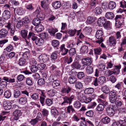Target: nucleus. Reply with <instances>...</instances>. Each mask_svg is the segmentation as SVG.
Masks as SVG:
<instances>
[{"label": "nucleus", "mask_w": 126, "mask_h": 126, "mask_svg": "<svg viewBox=\"0 0 126 126\" xmlns=\"http://www.w3.org/2000/svg\"><path fill=\"white\" fill-rule=\"evenodd\" d=\"M110 45L111 46L115 45L117 43V41L114 36H111L109 38Z\"/></svg>", "instance_id": "9"}, {"label": "nucleus", "mask_w": 126, "mask_h": 126, "mask_svg": "<svg viewBox=\"0 0 126 126\" xmlns=\"http://www.w3.org/2000/svg\"><path fill=\"white\" fill-rule=\"evenodd\" d=\"M110 118L108 117H106L103 118L102 119V122L105 124H108L110 123Z\"/></svg>", "instance_id": "35"}, {"label": "nucleus", "mask_w": 126, "mask_h": 126, "mask_svg": "<svg viewBox=\"0 0 126 126\" xmlns=\"http://www.w3.org/2000/svg\"><path fill=\"white\" fill-rule=\"evenodd\" d=\"M112 126H126L125 123H122V121L120 120L119 122H115L112 124Z\"/></svg>", "instance_id": "17"}, {"label": "nucleus", "mask_w": 126, "mask_h": 126, "mask_svg": "<svg viewBox=\"0 0 126 126\" xmlns=\"http://www.w3.org/2000/svg\"><path fill=\"white\" fill-rule=\"evenodd\" d=\"M103 34V33L102 31L101 30H98L96 32L95 36L98 40L96 41L95 42L96 43L100 44L103 41V40L102 37Z\"/></svg>", "instance_id": "1"}, {"label": "nucleus", "mask_w": 126, "mask_h": 126, "mask_svg": "<svg viewBox=\"0 0 126 126\" xmlns=\"http://www.w3.org/2000/svg\"><path fill=\"white\" fill-rule=\"evenodd\" d=\"M60 85V83L59 81L58 80H56L53 82L52 86L55 89H57Z\"/></svg>", "instance_id": "44"}, {"label": "nucleus", "mask_w": 126, "mask_h": 126, "mask_svg": "<svg viewBox=\"0 0 126 126\" xmlns=\"http://www.w3.org/2000/svg\"><path fill=\"white\" fill-rule=\"evenodd\" d=\"M83 64L86 65H89L91 64L92 61L90 57H86L83 58L82 60Z\"/></svg>", "instance_id": "10"}, {"label": "nucleus", "mask_w": 126, "mask_h": 126, "mask_svg": "<svg viewBox=\"0 0 126 126\" xmlns=\"http://www.w3.org/2000/svg\"><path fill=\"white\" fill-rule=\"evenodd\" d=\"M76 81L77 78L74 76H71L68 79V82L70 84H74Z\"/></svg>", "instance_id": "30"}, {"label": "nucleus", "mask_w": 126, "mask_h": 126, "mask_svg": "<svg viewBox=\"0 0 126 126\" xmlns=\"http://www.w3.org/2000/svg\"><path fill=\"white\" fill-rule=\"evenodd\" d=\"M8 31L5 29H2L0 31V37H5L7 35Z\"/></svg>", "instance_id": "20"}, {"label": "nucleus", "mask_w": 126, "mask_h": 126, "mask_svg": "<svg viewBox=\"0 0 126 126\" xmlns=\"http://www.w3.org/2000/svg\"><path fill=\"white\" fill-rule=\"evenodd\" d=\"M57 79L56 76L52 75L49 77L48 79L50 82H54V81L57 80Z\"/></svg>", "instance_id": "53"}, {"label": "nucleus", "mask_w": 126, "mask_h": 126, "mask_svg": "<svg viewBox=\"0 0 126 126\" xmlns=\"http://www.w3.org/2000/svg\"><path fill=\"white\" fill-rule=\"evenodd\" d=\"M88 47L85 45L83 46L81 48L80 51L81 53L82 54H83L87 53L88 51Z\"/></svg>", "instance_id": "19"}, {"label": "nucleus", "mask_w": 126, "mask_h": 126, "mask_svg": "<svg viewBox=\"0 0 126 126\" xmlns=\"http://www.w3.org/2000/svg\"><path fill=\"white\" fill-rule=\"evenodd\" d=\"M16 12L18 15H21L24 13V11L22 7H18L16 8Z\"/></svg>", "instance_id": "23"}, {"label": "nucleus", "mask_w": 126, "mask_h": 126, "mask_svg": "<svg viewBox=\"0 0 126 126\" xmlns=\"http://www.w3.org/2000/svg\"><path fill=\"white\" fill-rule=\"evenodd\" d=\"M95 20V17L93 16H89L88 17L87 21L88 23L91 24L94 22Z\"/></svg>", "instance_id": "39"}, {"label": "nucleus", "mask_w": 126, "mask_h": 126, "mask_svg": "<svg viewBox=\"0 0 126 126\" xmlns=\"http://www.w3.org/2000/svg\"><path fill=\"white\" fill-rule=\"evenodd\" d=\"M48 34L45 32L42 33L40 34V37L41 38L46 39L47 40V38Z\"/></svg>", "instance_id": "61"}, {"label": "nucleus", "mask_w": 126, "mask_h": 126, "mask_svg": "<svg viewBox=\"0 0 126 126\" xmlns=\"http://www.w3.org/2000/svg\"><path fill=\"white\" fill-rule=\"evenodd\" d=\"M101 90L104 93L107 94L109 93L110 90L106 86H103L101 89Z\"/></svg>", "instance_id": "38"}, {"label": "nucleus", "mask_w": 126, "mask_h": 126, "mask_svg": "<svg viewBox=\"0 0 126 126\" xmlns=\"http://www.w3.org/2000/svg\"><path fill=\"white\" fill-rule=\"evenodd\" d=\"M104 107L102 104H99L97 107V110L99 111H102L104 110Z\"/></svg>", "instance_id": "55"}, {"label": "nucleus", "mask_w": 126, "mask_h": 126, "mask_svg": "<svg viewBox=\"0 0 126 126\" xmlns=\"http://www.w3.org/2000/svg\"><path fill=\"white\" fill-rule=\"evenodd\" d=\"M11 92L9 91H6L4 93V95L7 98H10L11 96Z\"/></svg>", "instance_id": "57"}, {"label": "nucleus", "mask_w": 126, "mask_h": 126, "mask_svg": "<svg viewBox=\"0 0 126 126\" xmlns=\"http://www.w3.org/2000/svg\"><path fill=\"white\" fill-rule=\"evenodd\" d=\"M60 50L62 51L61 54L63 55H66L67 53L68 50L65 47V45L63 44L60 47Z\"/></svg>", "instance_id": "13"}, {"label": "nucleus", "mask_w": 126, "mask_h": 126, "mask_svg": "<svg viewBox=\"0 0 126 126\" xmlns=\"http://www.w3.org/2000/svg\"><path fill=\"white\" fill-rule=\"evenodd\" d=\"M42 7L45 11L47 10L49 8L48 5L45 1H42L41 2Z\"/></svg>", "instance_id": "16"}, {"label": "nucleus", "mask_w": 126, "mask_h": 126, "mask_svg": "<svg viewBox=\"0 0 126 126\" xmlns=\"http://www.w3.org/2000/svg\"><path fill=\"white\" fill-rule=\"evenodd\" d=\"M37 37L36 36V35L33 32H30L29 33L27 39L30 40H32L33 41H34L37 39Z\"/></svg>", "instance_id": "8"}, {"label": "nucleus", "mask_w": 126, "mask_h": 126, "mask_svg": "<svg viewBox=\"0 0 126 126\" xmlns=\"http://www.w3.org/2000/svg\"><path fill=\"white\" fill-rule=\"evenodd\" d=\"M52 5L55 9H58L61 7V3L59 1H55L53 3Z\"/></svg>", "instance_id": "15"}, {"label": "nucleus", "mask_w": 126, "mask_h": 126, "mask_svg": "<svg viewBox=\"0 0 126 126\" xmlns=\"http://www.w3.org/2000/svg\"><path fill=\"white\" fill-rule=\"evenodd\" d=\"M59 44V42L57 40H53L52 43V45L54 47H57Z\"/></svg>", "instance_id": "63"}, {"label": "nucleus", "mask_w": 126, "mask_h": 126, "mask_svg": "<svg viewBox=\"0 0 126 126\" xmlns=\"http://www.w3.org/2000/svg\"><path fill=\"white\" fill-rule=\"evenodd\" d=\"M51 113L54 117L57 116L58 115V110L55 108H53L51 110Z\"/></svg>", "instance_id": "52"}, {"label": "nucleus", "mask_w": 126, "mask_h": 126, "mask_svg": "<svg viewBox=\"0 0 126 126\" xmlns=\"http://www.w3.org/2000/svg\"><path fill=\"white\" fill-rule=\"evenodd\" d=\"M105 16L108 19H112L114 18V15L112 12H109L106 13Z\"/></svg>", "instance_id": "18"}, {"label": "nucleus", "mask_w": 126, "mask_h": 126, "mask_svg": "<svg viewBox=\"0 0 126 126\" xmlns=\"http://www.w3.org/2000/svg\"><path fill=\"white\" fill-rule=\"evenodd\" d=\"M75 96L74 95H72L70 97H68L65 96L63 97L64 100L63 102L61 103V105H64L65 104H69L71 103L73 100L75 98Z\"/></svg>", "instance_id": "2"}, {"label": "nucleus", "mask_w": 126, "mask_h": 126, "mask_svg": "<svg viewBox=\"0 0 126 126\" xmlns=\"http://www.w3.org/2000/svg\"><path fill=\"white\" fill-rule=\"evenodd\" d=\"M97 0H90V4L92 6H95L97 4Z\"/></svg>", "instance_id": "58"}, {"label": "nucleus", "mask_w": 126, "mask_h": 126, "mask_svg": "<svg viewBox=\"0 0 126 126\" xmlns=\"http://www.w3.org/2000/svg\"><path fill=\"white\" fill-rule=\"evenodd\" d=\"M41 20L38 18L34 19L32 21V24L34 26H37L39 25Z\"/></svg>", "instance_id": "31"}, {"label": "nucleus", "mask_w": 126, "mask_h": 126, "mask_svg": "<svg viewBox=\"0 0 126 126\" xmlns=\"http://www.w3.org/2000/svg\"><path fill=\"white\" fill-rule=\"evenodd\" d=\"M95 13L97 14H100L102 12V10L101 7H96L94 10Z\"/></svg>", "instance_id": "40"}, {"label": "nucleus", "mask_w": 126, "mask_h": 126, "mask_svg": "<svg viewBox=\"0 0 126 126\" xmlns=\"http://www.w3.org/2000/svg\"><path fill=\"white\" fill-rule=\"evenodd\" d=\"M31 97L32 99L34 100H38L39 98V94L38 93H34L31 95Z\"/></svg>", "instance_id": "50"}, {"label": "nucleus", "mask_w": 126, "mask_h": 126, "mask_svg": "<svg viewBox=\"0 0 126 126\" xmlns=\"http://www.w3.org/2000/svg\"><path fill=\"white\" fill-rule=\"evenodd\" d=\"M72 88L71 87L68 85H66L62 88L61 92L63 93L68 94L70 92Z\"/></svg>", "instance_id": "11"}, {"label": "nucleus", "mask_w": 126, "mask_h": 126, "mask_svg": "<svg viewBox=\"0 0 126 126\" xmlns=\"http://www.w3.org/2000/svg\"><path fill=\"white\" fill-rule=\"evenodd\" d=\"M2 80H5L6 82H7L11 83H13L15 82L14 79H11L6 77H3L2 79Z\"/></svg>", "instance_id": "27"}, {"label": "nucleus", "mask_w": 126, "mask_h": 126, "mask_svg": "<svg viewBox=\"0 0 126 126\" xmlns=\"http://www.w3.org/2000/svg\"><path fill=\"white\" fill-rule=\"evenodd\" d=\"M41 59L44 63H46L49 60V56L47 54L41 55Z\"/></svg>", "instance_id": "26"}, {"label": "nucleus", "mask_w": 126, "mask_h": 126, "mask_svg": "<svg viewBox=\"0 0 126 126\" xmlns=\"http://www.w3.org/2000/svg\"><path fill=\"white\" fill-rule=\"evenodd\" d=\"M122 18V16L121 15H117L115 18L116 21L115 25L117 28H119L122 25L123 22V21L119 20V19H121Z\"/></svg>", "instance_id": "4"}, {"label": "nucleus", "mask_w": 126, "mask_h": 126, "mask_svg": "<svg viewBox=\"0 0 126 126\" xmlns=\"http://www.w3.org/2000/svg\"><path fill=\"white\" fill-rule=\"evenodd\" d=\"M6 27L8 28V29H12V28H15V25L12 24V22H9L6 25Z\"/></svg>", "instance_id": "59"}, {"label": "nucleus", "mask_w": 126, "mask_h": 126, "mask_svg": "<svg viewBox=\"0 0 126 126\" xmlns=\"http://www.w3.org/2000/svg\"><path fill=\"white\" fill-rule=\"evenodd\" d=\"M36 16L37 18L41 20L44 19L45 15L43 13L40 12L37 14Z\"/></svg>", "instance_id": "24"}, {"label": "nucleus", "mask_w": 126, "mask_h": 126, "mask_svg": "<svg viewBox=\"0 0 126 126\" xmlns=\"http://www.w3.org/2000/svg\"><path fill=\"white\" fill-rule=\"evenodd\" d=\"M52 103L53 101L51 99L49 98H47L46 99L45 104H46L47 106H50Z\"/></svg>", "instance_id": "56"}, {"label": "nucleus", "mask_w": 126, "mask_h": 126, "mask_svg": "<svg viewBox=\"0 0 126 126\" xmlns=\"http://www.w3.org/2000/svg\"><path fill=\"white\" fill-rule=\"evenodd\" d=\"M26 82L28 85H31L33 84L32 79L30 78H28L26 79Z\"/></svg>", "instance_id": "62"}, {"label": "nucleus", "mask_w": 126, "mask_h": 126, "mask_svg": "<svg viewBox=\"0 0 126 126\" xmlns=\"http://www.w3.org/2000/svg\"><path fill=\"white\" fill-rule=\"evenodd\" d=\"M69 53L70 55L73 56L76 54V50L74 48H72L69 50Z\"/></svg>", "instance_id": "60"}, {"label": "nucleus", "mask_w": 126, "mask_h": 126, "mask_svg": "<svg viewBox=\"0 0 126 126\" xmlns=\"http://www.w3.org/2000/svg\"><path fill=\"white\" fill-rule=\"evenodd\" d=\"M36 26L35 30L37 32H40L43 30V27L42 25H41Z\"/></svg>", "instance_id": "49"}, {"label": "nucleus", "mask_w": 126, "mask_h": 126, "mask_svg": "<svg viewBox=\"0 0 126 126\" xmlns=\"http://www.w3.org/2000/svg\"><path fill=\"white\" fill-rule=\"evenodd\" d=\"M109 97H117L116 92L113 91H111L109 93Z\"/></svg>", "instance_id": "51"}, {"label": "nucleus", "mask_w": 126, "mask_h": 126, "mask_svg": "<svg viewBox=\"0 0 126 126\" xmlns=\"http://www.w3.org/2000/svg\"><path fill=\"white\" fill-rule=\"evenodd\" d=\"M108 7L110 9H113L116 7V4L114 2L110 1L109 3Z\"/></svg>", "instance_id": "33"}, {"label": "nucleus", "mask_w": 126, "mask_h": 126, "mask_svg": "<svg viewBox=\"0 0 126 126\" xmlns=\"http://www.w3.org/2000/svg\"><path fill=\"white\" fill-rule=\"evenodd\" d=\"M11 14L10 12L7 10H4L2 15L3 18L4 19L7 20L10 18Z\"/></svg>", "instance_id": "7"}, {"label": "nucleus", "mask_w": 126, "mask_h": 126, "mask_svg": "<svg viewBox=\"0 0 126 126\" xmlns=\"http://www.w3.org/2000/svg\"><path fill=\"white\" fill-rule=\"evenodd\" d=\"M86 70L87 73L89 74H91L93 72V67L89 65L86 67Z\"/></svg>", "instance_id": "43"}, {"label": "nucleus", "mask_w": 126, "mask_h": 126, "mask_svg": "<svg viewBox=\"0 0 126 126\" xmlns=\"http://www.w3.org/2000/svg\"><path fill=\"white\" fill-rule=\"evenodd\" d=\"M27 102V99L25 97H21L19 99V103L21 104H25Z\"/></svg>", "instance_id": "29"}, {"label": "nucleus", "mask_w": 126, "mask_h": 126, "mask_svg": "<svg viewBox=\"0 0 126 126\" xmlns=\"http://www.w3.org/2000/svg\"><path fill=\"white\" fill-rule=\"evenodd\" d=\"M106 80V78L104 76H102L99 77L98 80L97 78H96L94 81V84L95 86H97L98 85V83L100 85H102L105 82Z\"/></svg>", "instance_id": "3"}, {"label": "nucleus", "mask_w": 126, "mask_h": 126, "mask_svg": "<svg viewBox=\"0 0 126 126\" xmlns=\"http://www.w3.org/2000/svg\"><path fill=\"white\" fill-rule=\"evenodd\" d=\"M20 94L21 93L20 91L17 89L14 90V96L15 98H17L20 95Z\"/></svg>", "instance_id": "45"}, {"label": "nucleus", "mask_w": 126, "mask_h": 126, "mask_svg": "<svg viewBox=\"0 0 126 126\" xmlns=\"http://www.w3.org/2000/svg\"><path fill=\"white\" fill-rule=\"evenodd\" d=\"M56 92L55 89H51L48 91L47 94L49 96L52 97L55 95V94L56 93Z\"/></svg>", "instance_id": "25"}, {"label": "nucleus", "mask_w": 126, "mask_h": 126, "mask_svg": "<svg viewBox=\"0 0 126 126\" xmlns=\"http://www.w3.org/2000/svg\"><path fill=\"white\" fill-rule=\"evenodd\" d=\"M38 70H39L38 66H37L35 65L34 64L32 65L31 67V70L33 73L36 72Z\"/></svg>", "instance_id": "46"}, {"label": "nucleus", "mask_w": 126, "mask_h": 126, "mask_svg": "<svg viewBox=\"0 0 126 126\" xmlns=\"http://www.w3.org/2000/svg\"><path fill=\"white\" fill-rule=\"evenodd\" d=\"M28 31L27 30H23L21 32V34L22 37L25 39L27 38L28 36L27 33Z\"/></svg>", "instance_id": "28"}, {"label": "nucleus", "mask_w": 126, "mask_h": 126, "mask_svg": "<svg viewBox=\"0 0 126 126\" xmlns=\"http://www.w3.org/2000/svg\"><path fill=\"white\" fill-rule=\"evenodd\" d=\"M23 25V21L20 20L18 21L16 25V27L17 28L19 29L21 28Z\"/></svg>", "instance_id": "64"}, {"label": "nucleus", "mask_w": 126, "mask_h": 126, "mask_svg": "<svg viewBox=\"0 0 126 126\" xmlns=\"http://www.w3.org/2000/svg\"><path fill=\"white\" fill-rule=\"evenodd\" d=\"M7 52L3 51V53L6 56H8L9 58L10 59H12L14 57L16 54L14 52H12L9 54H7Z\"/></svg>", "instance_id": "32"}, {"label": "nucleus", "mask_w": 126, "mask_h": 126, "mask_svg": "<svg viewBox=\"0 0 126 126\" xmlns=\"http://www.w3.org/2000/svg\"><path fill=\"white\" fill-rule=\"evenodd\" d=\"M73 105L75 108H79L81 107V104L79 101L77 100L74 102Z\"/></svg>", "instance_id": "47"}, {"label": "nucleus", "mask_w": 126, "mask_h": 126, "mask_svg": "<svg viewBox=\"0 0 126 126\" xmlns=\"http://www.w3.org/2000/svg\"><path fill=\"white\" fill-rule=\"evenodd\" d=\"M75 87L77 89H80L82 88L83 84L81 82L78 81L75 83Z\"/></svg>", "instance_id": "41"}, {"label": "nucleus", "mask_w": 126, "mask_h": 126, "mask_svg": "<svg viewBox=\"0 0 126 126\" xmlns=\"http://www.w3.org/2000/svg\"><path fill=\"white\" fill-rule=\"evenodd\" d=\"M67 108V112L69 113H70L71 111L72 112H75V110L71 105L68 106Z\"/></svg>", "instance_id": "54"}, {"label": "nucleus", "mask_w": 126, "mask_h": 126, "mask_svg": "<svg viewBox=\"0 0 126 126\" xmlns=\"http://www.w3.org/2000/svg\"><path fill=\"white\" fill-rule=\"evenodd\" d=\"M3 105L4 108L6 110L10 109L12 107V103L9 101L4 102Z\"/></svg>", "instance_id": "6"}, {"label": "nucleus", "mask_w": 126, "mask_h": 126, "mask_svg": "<svg viewBox=\"0 0 126 126\" xmlns=\"http://www.w3.org/2000/svg\"><path fill=\"white\" fill-rule=\"evenodd\" d=\"M106 110L107 113L109 116H112L115 113V110L113 109L109 106L106 108Z\"/></svg>", "instance_id": "12"}, {"label": "nucleus", "mask_w": 126, "mask_h": 126, "mask_svg": "<svg viewBox=\"0 0 126 126\" xmlns=\"http://www.w3.org/2000/svg\"><path fill=\"white\" fill-rule=\"evenodd\" d=\"M116 39L117 41V43H118L120 41V39L121 37V33L120 32H117L115 34V36Z\"/></svg>", "instance_id": "36"}, {"label": "nucleus", "mask_w": 126, "mask_h": 126, "mask_svg": "<svg viewBox=\"0 0 126 126\" xmlns=\"http://www.w3.org/2000/svg\"><path fill=\"white\" fill-rule=\"evenodd\" d=\"M94 91V89L92 88H86L84 90V93L87 94H92Z\"/></svg>", "instance_id": "34"}, {"label": "nucleus", "mask_w": 126, "mask_h": 126, "mask_svg": "<svg viewBox=\"0 0 126 126\" xmlns=\"http://www.w3.org/2000/svg\"><path fill=\"white\" fill-rule=\"evenodd\" d=\"M106 19L103 17H100L98 20V23L100 26H103L106 22Z\"/></svg>", "instance_id": "14"}, {"label": "nucleus", "mask_w": 126, "mask_h": 126, "mask_svg": "<svg viewBox=\"0 0 126 126\" xmlns=\"http://www.w3.org/2000/svg\"><path fill=\"white\" fill-rule=\"evenodd\" d=\"M48 32L51 36H54L55 33L58 31L57 29L53 28L49 29H48Z\"/></svg>", "instance_id": "37"}, {"label": "nucleus", "mask_w": 126, "mask_h": 126, "mask_svg": "<svg viewBox=\"0 0 126 126\" xmlns=\"http://www.w3.org/2000/svg\"><path fill=\"white\" fill-rule=\"evenodd\" d=\"M26 60L25 59L22 58H20L19 60L18 64L20 66H23L25 64Z\"/></svg>", "instance_id": "42"}, {"label": "nucleus", "mask_w": 126, "mask_h": 126, "mask_svg": "<svg viewBox=\"0 0 126 126\" xmlns=\"http://www.w3.org/2000/svg\"><path fill=\"white\" fill-rule=\"evenodd\" d=\"M35 41L36 45L39 46L42 45L44 43V40L42 38H37Z\"/></svg>", "instance_id": "22"}, {"label": "nucleus", "mask_w": 126, "mask_h": 126, "mask_svg": "<svg viewBox=\"0 0 126 126\" xmlns=\"http://www.w3.org/2000/svg\"><path fill=\"white\" fill-rule=\"evenodd\" d=\"M72 66L77 69H79L81 67V65L77 62H74L72 65Z\"/></svg>", "instance_id": "48"}, {"label": "nucleus", "mask_w": 126, "mask_h": 126, "mask_svg": "<svg viewBox=\"0 0 126 126\" xmlns=\"http://www.w3.org/2000/svg\"><path fill=\"white\" fill-rule=\"evenodd\" d=\"M13 114L14 115L13 120L14 121L18 119L20 116L21 115L22 113L20 110H16L13 112Z\"/></svg>", "instance_id": "5"}, {"label": "nucleus", "mask_w": 126, "mask_h": 126, "mask_svg": "<svg viewBox=\"0 0 126 126\" xmlns=\"http://www.w3.org/2000/svg\"><path fill=\"white\" fill-rule=\"evenodd\" d=\"M19 55H22V58L24 59H29L30 58V53H28V52H20Z\"/></svg>", "instance_id": "21"}]
</instances>
